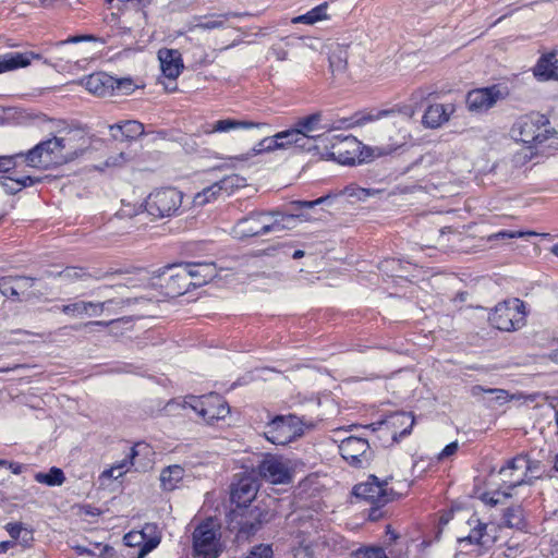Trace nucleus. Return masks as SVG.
<instances>
[{
    "mask_svg": "<svg viewBox=\"0 0 558 558\" xmlns=\"http://www.w3.org/2000/svg\"><path fill=\"white\" fill-rule=\"evenodd\" d=\"M183 194L174 187L151 192L145 201V210L155 218L170 217L180 209Z\"/></svg>",
    "mask_w": 558,
    "mask_h": 558,
    "instance_id": "0eeeda50",
    "label": "nucleus"
},
{
    "mask_svg": "<svg viewBox=\"0 0 558 558\" xmlns=\"http://www.w3.org/2000/svg\"><path fill=\"white\" fill-rule=\"evenodd\" d=\"M34 543V531L32 529H26L23 531L22 535L17 539V544L24 548H29Z\"/></svg>",
    "mask_w": 558,
    "mask_h": 558,
    "instance_id": "13d9d810",
    "label": "nucleus"
},
{
    "mask_svg": "<svg viewBox=\"0 0 558 558\" xmlns=\"http://www.w3.org/2000/svg\"><path fill=\"white\" fill-rule=\"evenodd\" d=\"M219 192L220 191H218L217 182H215L213 185L204 189L202 193H198L195 199L197 204H203L209 202L211 198H215Z\"/></svg>",
    "mask_w": 558,
    "mask_h": 558,
    "instance_id": "603ef678",
    "label": "nucleus"
},
{
    "mask_svg": "<svg viewBox=\"0 0 558 558\" xmlns=\"http://www.w3.org/2000/svg\"><path fill=\"white\" fill-rule=\"evenodd\" d=\"M123 539L126 546L138 545L141 547L144 544L143 537L141 536L140 532H130L124 535Z\"/></svg>",
    "mask_w": 558,
    "mask_h": 558,
    "instance_id": "bf43d9fd",
    "label": "nucleus"
},
{
    "mask_svg": "<svg viewBox=\"0 0 558 558\" xmlns=\"http://www.w3.org/2000/svg\"><path fill=\"white\" fill-rule=\"evenodd\" d=\"M415 418L411 412H396L387 421L395 428H401L399 437L403 438L410 435Z\"/></svg>",
    "mask_w": 558,
    "mask_h": 558,
    "instance_id": "72a5a7b5",
    "label": "nucleus"
},
{
    "mask_svg": "<svg viewBox=\"0 0 558 558\" xmlns=\"http://www.w3.org/2000/svg\"><path fill=\"white\" fill-rule=\"evenodd\" d=\"M268 128L267 123L264 122H253L250 120H238L232 118H227L222 120H218L215 123L208 125L204 129L205 134H213L216 132H230L238 129H256L263 130Z\"/></svg>",
    "mask_w": 558,
    "mask_h": 558,
    "instance_id": "5701e85b",
    "label": "nucleus"
},
{
    "mask_svg": "<svg viewBox=\"0 0 558 558\" xmlns=\"http://www.w3.org/2000/svg\"><path fill=\"white\" fill-rule=\"evenodd\" d=\"M300 216L281 210H252L236 220L230 233L239 241H246L272 232L291 230Z\"/></svg>",
    "mask_w": 558,
    "mask_h": 558,
    "instance_id": "f257e3e1",
    "label": "nucleus"
},
{
    "mask_svg": "<svg viewBox=\"0 0 558 558\" xmlns=\"http://www.w3.org/2000/svg\"><path fill=\"white\" fill-rule=\"evenodd\" d=\"M274 136L278 144H282V146H278L277 149H286L289 147H294L300 151L317 149V145H314V138L301 136L300 131L296 130L294 125L286 131L278 132Z\"/></svg>",
    "mask_w": 558,
    "mask_h": 558,
    "instance_id": "dca6fc26",
    "label": "nucleus"
},
{
    "mask_svg": "<svg viewBox=\"0 0 558 558\" xmlns=\"http://www.w3.org/2000/svg\"><path fill=\"white\" fill-rule=\"evenodd\" d=\"M84 153V149H76L71 145L70 137L53 136L38 143L27 153H21L23 161L32 168L47 170L68 163Z\"/></svg>",
    "mask_w": 558,
    "mask_h": 558,
    "instance_id": "f03ea898",
    "label": "nucleus"
},
{
    "mask_svg": "<svg viewBox=\"0 0 558 558\" xmlns=\"http://www.w3.org/2000/svg\"><path fill=\"white\" fill-rule=\"evenodd\" d=\"M357 145L359 143L354 136H337L336 142L331 144L328 157L342 165H354L355 157L350 156L349 149L355 148Z\"/></svg>",
    "mask_w": 558,
    "mask_h": 558,
    "instance_id": "412c9836",
    "label": "nucleus"
},
{
    "mask_svg": "<svg viewBox=\"0 0 558 558\" xmlns=\"http://www.w3.org/2000/svg\"><path fill=\"white\" fill-rule=\"evenodd\" d=\"M539 81L558 80V60L555 53L543 54L533 69Z\"/></svg>",
    "mask_w": 558,
    "mask_h": 558,
    "instance_id": "a878e982",
    "label": "nucleus"
},
{
    "mask_svg": "<svg viewBox=\"0 0 558 558\" xmlns=\"http://www.w3.org/2000/svg\"><path fill=\"white\" fill-rule=\"evenodd\" d=\"M19 154L14 156H2L0 157V172H8L12 168L15 167V162L13 161L17 157Z\"/></svg>",
    "mask_w": 558,
    "mask_h": 558,
    "instance_id": "052dcab7",
    "label": "nucleus"
},
{
    "mask_svg": "<svg viewBox=\"0 0 558 558\" xmlns=\"http://www.w3.org/2000/svg\"><path fill=\"white\" fill-rule=\"evenodd\" d=\"M328 3L324 2L305 14L298 15L291 20L293 24H307L313 25L319 21L328 19L327 15Z\"/></svg>",
    "mask_w": 558,
    "mask_h": 558,
    "instance_id": "f704fd0d",
    "label": "nucleus"
},
{
    "mask_svg": "<svg viewBox=\"0 0 558 558\" xmlns=\"http://www.w3.org/2000/svg\"><path fill=\"white\" fill-rule=\"evenodd\" d=\"M393 110H378L375 113L373 112H357L350 119H342L340 121V125L337 126V129H340L342 125L345 126H352V125H362L367 122L378 120L383 117H386L390 113H392Z\"/></svg>",
    "mask_w": 558,
    "mask_h": 558,
    "instance_id": "c9c22d12",
    "label": "nucleus"
},
{
    "mask_svg": "<svg viewBox=\"0 0 558 558\" xmlns=\"http://www.w3.org/2000/svg\"><path fill=\"white\" fill-rule=\"evenodd\" d=\"M278 146H282V144H278L275 136H265L262 138L247 154H243L239 157H235L236 160L244 161L247 160L252 156H256L263 153H270L277 150Z\"/></svg>",
    "mask_w": 558,
    "mask_h": 558,
    "instance_id": "4c0bfd02",
    "label": "nucleus"
},
{
    "mask_svg": "<svg viewBox=\"0 0 558 558\" xmlns=\"http://www.w3.org/2000/svg\"><path fill=\"white\" fill-rule=\"evenodd\" d=\"M35 481L48 486H60L65 481L63 471L57 466H52L47 473L38 472L34 476Z\"/></svg>",
    "mask_w": 558,
    "mask_h": 558,
    "instance_id": "58836bf2",
    "label": "nucleus"
},
{
    "mask_svg": "<svg viewBox=\"0 0 558 558\" xmlns=\"http://www.w3.org/2000/svg\"><path fill=\"white\" fill-rule=\"evenodd\" d=\"M384 506L372 505L369 512H368V520L373 521V522L380 520L385 514V512L381 509Z\"/></svg>",
    "mask_w": 558,
    "mask_h": 558,
    "instance_id": "338daca9",
    "label": "nucleus"
},
{
    "mask_svg": "<svg viewBox=\"0 0 558 558\" xmlns=\"http://www.w3.org/2000/svg\"><path fill=\"white\" fill-rule=\"evenodd\" d=\"M525 235L532 236V235H536V233L533 231L523 232V231L502 230V231L496 233L494 236L496 239H513V238H521V236H525Z\"/></svg>",
    "mask_w": 558,
    "mask_h": 558,
    "instance_id": "4d7b16f0",
    "label": "nucleus"
},
{
    "mask_svg": "<svg viewBox=\"0 0 558 558\" xmlns=\"http://www.w3.org/2000/svg\"><path fill=\"white\" fill-rule=\"evenodd\" d=\"M113 95H129L134 90V84L131 78H116V83L113 84Z\"/></svg>",
    "mask_w": 558,
    "mask_h": 558,
    "instance_id": "8fccbe9b",
    "label": "nucleus"
},
{
    "mask_svg": "<svg viewBox=\"0 0 558 558\" xmlns=\"http://www.w3.org/2000/svg\"><path fill=\"white\" fill-rule=\"evenodd\" d=\"M499 98H501V92L496 85L474 89L466 95V106L471 111H485L492 108Z\"/></svg>",
    "mask_w": 558,
    "mask_h": 558,
    "instance_id": "2eb2a0df",
    "label": "nucleus"
},
{
    "mask_svg": "<svg viewBox=\"0 0 558 558\" xmlns=\"http://www.w3.org/2000/svg\"><path fill=\"white\" fill-rule=\"evenodd\" d=\"M272 549L271 546L259 544L257 546H254L251 551L248 553L246 558H272Z\"/></svg>",
    "mask_w": 558,
    "mask_h": 558,
    "instance_id": "3c124183",
    "label": "nucleus"
},
{
    "mask_svg": "<svg viewBox=\"0 0 558 558\" xmlns=\"http://www.w3.org/2000/svg\"><path fill=\"white\" fill-rule=\"evenodd\" d=\"M512 489H507L502 486V483H500V486L498 489L492 492V493H485L482 496V500L489 505V506H496L499 504H502L506 499L512 497Z\"/></svg>",
    "mask_w": 558,
    "mask_h": 558,
    "instance_id": "79ce46f5",
    "label": "nucleus"
},
{
    "mask_svg": "<svg viewBox=\"0 0 558 558\" xmlns=\"http://www.w3.org/2000/svg\"><path fill=\"white\" fill-rule=\"evenodd\" d=\"M112 136L116 140H134L144 134V125L135 120H128L110 126Z\"/></svg>",
    "mask_w": 558,
    "mask_h": 558,
    "instance_id": "cd10ccee",
    "label": "nucleus"
},
{
    "mask_svg": "<svg viewBox=\"0 0 558 558\" xmlns=\"http://www.w3.org/2000/svg\"><path fill=\"white\" fill-rule=\"evenodd\" d=\"M482 392L492 395L493 400H495L498 404H504L511 399L509 392L505 389H498V388L485 389L482 386H474L472 388L473 396H478Z\"/></svg>",
    "mask_w": 558,
    "mask_h": 558,
    "instance_id": "37998d69",
    "label": "nucleus"
},
{
    "mask_svg": "<svg viewBox=\"0 0 558 558\" xmlns=\"http://www.w3.org/2000/svg\"><path fill=\"white\" fill-rule=\"evenodd\" d=\"M352 495L369 505L379 506H386L399 497L392 488H388L387 480L379 481L375 475H369L366 482L354 485Z\"/></svg>",
    "mask_w": 558,
    "mask_h": 558,
    "instance_id": "6e6552de",
    "label": "nucleus"
},
{
    "mask_svg": "<svg viewBox=\"0 0 558 558\" xmlns=\"http://www.w3.org/2000/svg\"><path fill=\"white\" fill-rule=\"evenodd\" d=\"M259 484L257 478L247 475L241 477L238 483L232 484L231 501L235 504L236 509L246 508L255 499Z\"/></svg>",
    "mask_w": 558,
    "mask_h": 558,
    "instance_id": "4468645a",
    "label": "nucleus"
},
{
    "mask_svg": "<svg viewBox=\"0 0 558 558\" xmlns=\"http://www.w3.org/2000/svg\"><path fill=\"white\" fill-rule=\"evenodd\" d=\"M244 179L238 174L227 175L223 179L217 181L218 191L232 192L234 189L244 185Z\"/></svg>",
    "mask_w": 558,
    "mask_h": 558,
    "instance_id": "49530a36",
    "label": "nucleus"
},
{
    "mask_svg": "<svg viewBox=\"0 0 558 558\" xmlns=\"http://www.w3.org/2000/svg\"><path fill=\"white\" fill-rule=\"evenodd\" d=\"M502 520L506 526L522 531L526 526L521 506L508 507L504 511Z\"/></svg>",
    "mask_w": 558,
    "mask_h": 558,
    "instance_id": "e433bc0d",
    "label": "nucleus"
},
{
    "mask_svg": "<svg viewBox=\"0 0 558 558\" xmlns=\"http://www.w3.org/2000/svg\"><path fill=\"white\" fill-rule=\"evenodd\" d=\"M184 476V469L180 465H170L161 471L160 483L165 490H173Z\"/></svg>",
    "mask_w": 558,
    "mask_h": 558,
    "instance_id": "473e14b6",
    "label": "nucleus"
},
{
    "mask_svg": "<svg viewBox=\"0 0 558 558\" xmlns=\"http://www.w3.org/2000/svg\"><path fill=\"white\" fill-rule=\"evenodd\" d=\"M459 448V445L457 441H452L450 444H448L442 450L441 452L438 454V460L441 461V460H445L451 456H453L457 450Z\"/></svg>",
    "mask_w": 558,
    "mask_h": 558,
    "instance_id": "680f3d73",
    "label": "nucleus"
},
{
    "mask_svg": "<svg viewBox=\"0 0 558 558\" xmlns=\"http://www.w3.org/2000/svg\"><path fill=\"white\" fill-rule=\"evenodd\" d=\"M114 83L116 78L105 72H96L81 80V84L98 97L112 96Z\"/></svg>",
    "mask_w": 558,
    "mask_h": 558,
    "instance_id": "f3484780",
    "label": "nucleus"
},
{
    "mask_svg": "<svg viewBox=\"0 0 558 558\" xmlns=\"http://www.w3.org/2000/svg\"><path fill=\"white\" fill-rule=\"evenodd\" d=\"M36 278L27 276H7L0 278V293L7 298L19 299L20 291H24L34 286Z\"/></svg>",
    "mask_w": 558,
    "mask_h": 558,
    "instance_id": "4be33fe9",
    "label": "nucleus"
},
{
    "mask_svg": "<svg viewBox=\"0 0 558 558\" xmlns=\"http://www.w3.org/2000/svg\"><path fill=\"white\" fill-rule=\"evenodd\" d=\"M525 304L513 298L499 302L488 315L489 324L500 331H514L525 325Z\"/></svg>",
    "mask_w": 558,
    "mask_h": 558,
    "instance_id": "20e7f679",
    "label": "nucleus"
},
{
    "mask_svg": "<svg viewBox=\"0 0 558 558\" xmlns=\"http://www.w3.org/2000/svg\"><path fill=\"white\" fill-rule=\"evenodd\" d=\"M518 472L519 471L508 468V461L499 469L498 474L505 488L514 489L522 485H532V481L531 478H526V474L522 472L519 475Z\"/></svg>",
    "mask_w": 558,
    "mask_h": 558,
    "instance_id": "c756f323",
    "label": "nucleus"
},
{
    "mask_svg": "<svg viewBox=\"0 0 558 558\" xmlns=\"http://www.w3.org/2000/svg\"><path fill=\"white\" fill-rule=\"evenodd\" d=\"M41 181L39 177L24 175V177H2L0 183L8 194H16L26 186L34 185Z\"/></svg>",
    "mask_w": 558,
    "mask_h": 558,
    "instance_id": "7c9ffc66",
    "label": "nucleus"
},
{
    "mask_svg": "<svg viewBox=\"0 0 558 558\" xmlns=\"http://www.w3.org/2000/svg\"><path fill=\"white\" fill-rule=\"evenodd\" d=\"M41 56L35 52H9L0 56V73L25 68L33 59H40Z\"/></svg>",
    "mask_w": 558,
    "mask_h": 558,
    "instance_id": "393cba45",
    "label": "nucleus"
},
{
    "mask_svg": "<svg viewBox=\"0 0 558 558\" xmlns=\"http://www.w3.org/2000/svg\"><path fill=\"white\" fill-rule=\"evenodd\" d=\"M452 112L453 106L450 104L429 105L422 117V124L426 129L440 128L444 123L449 121Z\"/></svg>",
    "mask_w": 558,
    "mask_h": 558,
    "instance_id": "aec40b11",
    "label": "nucleus"
},
{
    "mask_svg": "<svg viewBox=\"0 0 558 558\" xmlns=\"http://www.w3.org/2000/svg\"><path fill=\"white\" fill-rule=\"evenodd\" d=\"M264 435L271 444L284 446L303 435V423L294 414L277 415L266 425Z\"/></svg>",
    "mask_w": 558,
    "mask_h": 558,
    "instance_id": "423d86ee",
    "label": "nucleus"
},
{
    "mask_svg": "<svg viewBox=\"0 0 558 558\" xmlns=\"http://www.w3.org/2000/svg\"><path fill=\"white\" fill-rule=\"evenodd\" d=\"M339 450L341 457L353 468L364 469L369 465L373 459V451L367 439L350 436L344 438Z\"/></svg>",
    "mask_w": 558,
    "mask_h": 558,
    "instance_id": "9d476101",
    "label": "nucleus"
},
{
    "mask_svg": "<svg viewBox=\"0 0 558 558\" xmlns=\"http://www.w3.org/2000/svg\"><path fill=\"white\" fill-rule=\"evenodd\" d=\"M270 51L276 57V59L279 61L287 60V58H288V51L279 45H274L270 48Z\"/></svg>",
    "mask_w": 558,
    "mask_h": 558,
    "instance_id": "774afa93",
    "label": "nucleus"
},
{
    "mask_svg": "<svg viewBox=\"0 0 558 558\" xmlns=\"http://www.w3.org/2000/svg\"><path fill=\"white\" fill-rule=\"evenodd\" d=\"M189 399L191 402L185 401V403L197 412L207 423H211L215 420H222L230 412L228 403L222 401L217 395H211L205 400L194 396H191Z\"/></svg>",
    "mask_w": 558,
    "mask_h": 558,
    "instance_id": "f8f14e48",
    "label": "nucleus"
},
{
    "mask_svg": "<svg viewBox=\"0 0 558 558\" xmlns=\"http://www.w3.org/2000/svg\"><path fill=\"white\" fill-rule=\"evenodd\" d=\"M329 65L333 73L342 72L347 68V60L341 58L339 54L332 53L329 57Z\"/></svg>",
    "mask_w": 558,
    "mask_h": 558,
    "instance_id": "6e6d98bb",
    "label": "nucleus"
},
{
    "mask_svg": "<svg viewBox=\"0 0 558 558\" xmlns=\"http://www.w3.org/2000/svg\"><path fill=\"white\" fill-rule=\"evenodd\" d=\"M193 550L195 558H218L221 547L210 522L199 524L193 532Z\"/></svg>",
    "mask_w": 558,
    "mask_h": 558,
    "instance_id": "9b49d317",
    "label": "nucleus"
},
{
    "mask_svg": "<svg viewBox=\"0 0 558 558\" xmlns=\"http://www.w3.org/2000/svg\"><path fill=\"white\" fill-rule=\"evenodd\" d=\"M508 468L514 471H523L526 478H531L532 484L534 480L541 478L543 475V465L538 460H531L526 454H518L508 460Z\"/></svg>",
    "mask_w": 558,
    "mask_h": 558,
    "instance_id": "b1692460",
    "label": "nucleus"
},
{
    "mask_svg": "<svg viewBox=\"0 0 558 558\" xmlns=\"http://www.w3.org/2000/svg\"><path fill=\"white\" fill-rule=\"evenodd\" d=\"M329 198H331V195H325V196L318 197L317 199H314V201H294L291 203V205L295 206L296 208H308L310 209L317 205L324 204Z\"/></svg>",
    "mask_w": 558,
    "mask_h": 558,
    "instance_id": "5fc2aeb1",
    "label": "nucleus"
},
{
    "mask_svg": "<svg viewBox=\"0 0 558 558\" xmlns=\"http://www.w3.org/2000/svg\"><path fill=\"white\" fill-rule=\"evenodd\" d=\"M88 306H93L92 302L80 301V302L62 305L60 307V310L65 315L78 317V316L88 314Z\"/></svg>",
    "mask_w": 558,
    "mask_h": 558,
    "instance_id": "c03bdc74",
    "label": "nucleus"
},
{
    "mask_svg": "<svg viewBox=\"0 0 558 558\" xmlns=\"http://www.w3.org/2000/svg\"><path fill=\"white\" fill-rule=\"evenodd\" d=\"M151 279V284L159 287L161 294L168 298L182 295L191 289L189 272L185 271L182 263L168 265L154 271Z\"/></svg>",
    "mask_w": 558,
    "mask_h": 558,
    "instance_id": "39448f33",
    "label": "nucleus"
},
{
    "mask_svg": "<svg viewBox=\"0 0 558 558\" xmlns=\"http://www.w3.org/2000/svg\"><path fill=\"white\" fill-rule=\"evenodd\" d=\"M140 534L143 537L144 544L140 547L137 558H143L159 545L161 536L157 525L154 523L145 524Z\"/></svg>",
    "mask_w": 558,
    "mask_h": 558,
    "instance_id": "c85d7f7f",
    "label": "nucleus"
},
{
    "mask_svg": "<svg viewBox=\"0 0 558 558\" xmlns=\"http://www.w3.org/2000/svg\"><path fill=\"white\" fill-rule=\"evenodd\" d=\"M113 302H114L113 300H108L102 303H93L92 302L93 306H88V314L89 315H99L108 307V305L112 304Z\"/></svg>",
    "mask_w": 558,
    "mask_h": 558,
    "instance_id": "0e129e2a",
    "label": "nucleus"
},
{
    "mask_svg": "<svg viewBox=\"0 0 558 558\" xmlns=\"http://www.w3.org/2000/svg\"><path fill=\"white\" fill-rule=\"evenodd\" d=\"M322 122V113L314 112L306 117H302L295 121L293 124L296 130L300 131V135L304 137H313L314 145H316L317 140L323 137V134L313 135L312 133L319 130V124Z\"/></svg>",
    "mask_w": 558,
    "mask_h": 558,
    "instance_id": "bb28decb",
    "label": "nucleus"
},
{
    "mask_svg": "<svg viewBox=\"0 0 558 558\" xmlns=\"http://www.w3.org/2000/svg\"><path fill=\"white\" fill-rule=\"evenodd\" d=\"M72 548H73V550H75V553L77 555H81V556L86 555L92 558H113L116 556L114 548L109 545H104L100 553H96L89 546H85V545H81V544L73 545Z\"/></svg>",
    "mask_w": 558,
    "mask_h": 558,
    "instance_id": "a19ab883",
    "label": "nucleus"
},
{
    "mask_svg": "<svg viewBox=\"0 0 558 558\" xmlns=\"http://www.w3.org/2000/svg\"><path fill=\"white\" fill-rule=\"evenodd\" d=\"M185 271L189 272L191 287L197 288L210 282L217 276V268L214 263H182Z\"/></svg>",
    "mask_w": 558,
    "mask_h": 558,
    "instance_id": "a211bd4d",
    "label": "nucleus"
},
{
    "mask_svg": "<svg viewBox=\"0 0 558 558\" xmlns=\"http://www.w3.org/2000/svg\"><path fill=\"white\" fill-rule=\"evenodd\" d=\"M468 523H469V525L474 524V527L471 530V532L468 536L459 537L458 541L460 543L468 542L470 544H476V545H482V546L486 545L489 542V539H486V536H488L486 533L487 524L481 522L474 515L468 521ZM493 538H490V541Z\"/></svg>",
    "mask_w": 558,
    "mask_h": 558,
    "instance_id": "2f4dec72",
    "label": "nucleus"
},
{
    "mask_svg": "<svg viewBox=\"0 0 558 558\" xmlns=\"http://www.w3.org/2000/svg\"><path fill=\"white\" fill-rule=\"evenodd\" d=\"M239 520L235 521L238 526V537L248 538L254 535L262 526L269 522L272 514L265 508L259 506H246V508L233 510Z\"/></svg>",
    "mask_w": 558,
    "mask_h": 558,
    "instance_id": "1a4fd4ad",
    "label": "nucleus"
},
{
    "mask_svg": "<svg viewBox=\"0 0 558 558\" xmlns=\"http://www.w3.org/2000/svg\"><path fill=\"white\" fill-rule=\"evenodd\" d=\"M353 555L356 558H388L381 547H360Z\"/></svg>",
    "mask_w": 558,
    "mask_h": 558,
    "instance_id": "09e8293b",
    "label": "nucleus"
},
{
    "mask_svg": "<svg viewBox=\"0 0 558 558\" xmlns=\"http://www.w3.org/2000/svg\"><path fill=\"white\" fill-rule=\"evenodd\" d=\"M258 475L272 483L286 484L291 481V475L288 466L283 461L275 456L266 457L257 466Z\"/></svg>",
    "mask_w": 558,
    "mask_h": 558,
    "instance_id": "ddd939ff",
    "label": "nucleus"
},
{
    "mask_svg": "<svg viewBox=\"0 0 558 558\" xmlns=\"http://www.w3.org/2000/svg\"><path fill=\"white\" fill-rule=\"evenodd\" d=\"M142 206L141 205L138 208H135V207H131L130 205H126V206H123L117 214L118 217L120 218H124V217H129V218H132L134 216H137L140 213H142Z\"/></svg>",
    "mask_w": 558,
    "mask_h": 558,
    "instance_id": "e2e57ef3",
    "label": "nucleus"
},
{
    "mask_svg": "<svg viewBox=\"0 0 558 558\" xmlns=\"http://www.w3.org/2000/svg\"><path fill=\"white\" fill-rule=\"evenodd\" d=\"M4 529L11 536V541H15L17 543V539L20 538L26 526L22 522H9L4 525Z\"/></svg>",
    "mask_w": 558,
    "mask_h": 558,
    "instance_id": "864d4df0",
    "label": "nucleus"
},
{
    "mask_svg": "<svg viewBox=\"0 0 558 558\" xmlns=\"http://www.w3.org/2000/svg\"><path fill=\"white\" fill-rule=\"evenodd\" d=\"M380 193V190L375 189H363L359 186H347L341 194L347 195L349 197H355L359 201H365L369 196H374Z\"/></svg>",
    "mask_w": 558,
    "mask_h": 558,
    "instance_id": "a18cd8bd",
    "label": "nucleus"
},
{
    "mask_svg": "<svg viewBox=\"0 0 558 558\" xmlns=\"http://www.w3.org/2000/svg\"><path fill=\"white\" fill-rule=\"evenodd\" d=\"M512 137L529 147L537 146L556 134L548 118L538 112L521 117L511 129Z\"/></svg>",
    "mask_w": 558,
    "mask_h": 558,
    "instance_id": "7ed1b4c3",
    "label": "nucleus"
},
{
    "mask_svg": "<svg viewBox=\"0 0 558 558\" xmlns=\"http://www.w3.org/2000/svg\"><path fill=\"white\" fill-rule=\"evenodd\" d=\"M158 59L162 74L170 80H175L184 68L181 53L177 49H160L158 51Z\"/></svg>",
    "mask_w": 558,
    "mask_h": 558,
    "instance_id": "6ab92c4d",
    "label": "nucleus"
},
{
    "mask_svg": "<svg viewBox=\"0 0 558 558\" xmlns=\"http://www.w3.org/2000/svg\"><path fill=\"white\" fill-rule=\"evenodd\" d=\"M230 16H238V14L236 13H232V12H229V13H226V14H221V15H218L217 17H215V19H209L207 21L197 23L196 27L201 28V29L220 28V27L225 26L226 21Z\"/></svg>",
    "mask_w": 558,
    "mask_h": 558,
    "instance_id": "de8ad7c7",
    "label": "nucleus"
},
{
    "mask_svg": "<svg viewBox=\"0 0 558 558\" xmlns=\"http://www.w3.org/2000/svg\"><path fill=\"white\" fill-rule=\"evenodd\" d=\"M84 40H95V37L93 35L72 36L65 40L58 41L56 44V47L60 48L69 43H80V41H84Z\"/></svg>",
    "mask_w": 558,
    "mask_h": 558,
    "instance_id": "69168bd1",
    "label": "nucleus"
},
{
    "mask_svg": "<svg viewBox=\"0 0 558 558\" xmlns=\"http://www.w3.org/2000/svg\"><path fill=\"white\" fill-rule=\"evenodd\" d=\"M47 277H60L68 281L86 280L92 277L84 268L81 267H65L63 270L53 274L52 271H45Z\"/></svg>",
    "mask_w": 558,
    "mask_h": 558,
    "instance_id": "ea45409f",
    "label": "nucleus"
}]
</instances>
